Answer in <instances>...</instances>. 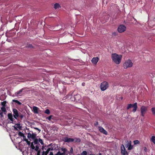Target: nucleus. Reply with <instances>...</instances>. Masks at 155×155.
Returning a JSON list of instances; mask_svg holds the SVG:
<instances>
[{"mask_svg":"<svg viewBox=\"0 0 155 155\" xmlns=\"http://www.w3.org/2000/svg\"><path fill=\"white\" fill-rule=\"evenodd\" d=\"M99 155H102V154L101 153H99Z\"/></svg>","mask_w":155,"mask_h":155,"instance_id":"obj_49","label":"nucleus"},{"mask_svg":"<svg viewBox=\"0 0 155 155\" xmlns=\"http://www.w3.org/2000/svg\"><path fill=\"white\" fill-rule=\"evenodd\" d=\"M31 133H28L27 137L29 139L31 138Z\"/></svg>","mask_w":155,"mask_h":155,"instance_id":"obj_35","label":"nucleus"},{"mask_svg":"<svg viewBox=\"0 0 155 155\" xmlns=\"http://www.w3.org/2000/svg\"><path fill=\"white\" fill-rule=\"evenodd\" d=\"M38 139V143L39 142L42 145H43L44 143L43 142L42 140L40 138H39Z\"/></svg>","mask_w":155,"mask_h":155,"instance_id":"obj_32","label":"nucleus"},{"mask_svg":"<svg viewBox=\"0 0 155 155\" xmlns=\"http://www.w3.org/2000/svg\"><path fill=\"white\" fill-rule=\"evenodd\" d=\"M39 147L38 145H36L35 147V150L36 151H38V150H39Z\"/></svg>","mask_w":155,"mask_h":155,"instance_id":"obj_36","label":"nucleus"},{"mask_svg":"<svg viewBox=\"0 0 155 155\" xmlns=\"http://www.w3.org/2000/svg\"><path fill=\"white\" fill-rule=\"evenodd\" d=\"M36 134L32 133L31 134V138L33 140L36 138Z\"/></svg>","mask_w":155,"mask_h":155,"instance_id":"obj_24","label":"nucleus"},{"mask_svg":"<svg viewBox=\"0 0 155 155\" xmlns=\"http://www.w3.org/2000/svg\"><path fill=\"white\" fill-rule=\"evenodd\" d=\"M85 83H83L82 84V85L83 86H85Z\"/></svg>","mask_w":155,"mask_h":155,"instance_id":"obj_46","label":"nucleus"},{"mask_svg":"<svg viewBox=\"0 0 155 155\" xmlns=\"http://www.w3.org/2000/svg\"><path fill=\"white\" fill-rule=\"evenodd\" d=\"M78 96V95H76L75 97V99L76 100V97H77V96Z\"/></svg>","mask_w":155,"mask_h":155,"instance_id":"obj_48","label":"nucleus"},{"mask_svg":"<svg viewBox=\"0 0 155 155\" xmlns=\"http://www.w3.org/2000/svg\"><path fill=\"white\" fill-rule=\"evenodd\" d=\"M45 113L47 114H50V110L48 109H46L45 111Z\"/></svg>","mask_w":155,"mask_h":155,"instance_id":"obj_30","label":"nucleus"},{"mask_svg":"<svg viewBox=\"0 0 155 155\" xmlns=\"http://www.w3.org/2000/svg\"><path fill=\"white\" fill-rule=\"evenodd\" d=\"M134 144H139L140 143L139 141L138 140H135L134 141Z\"/></svg>","mask_w":155,"mask_h":155,"instance_id":"obj_31","label":"nucleus"},{"mask_svg":"<svg viewBox=\"0 0 155 155\" xmlns=\"http://www.w3.org/2000/svg\"><path fill=\"white\" fill-rule=\"evenodd\" d=\"M147 107H146L144 106H141L140 109V110L141 115L142 116H144L145 114H146V112L147 111Z\"/></svg>","mask_w":155,"mask_h":155,"instance_id":"obj_7","label":"nucleus"},{"mask_svg":"<svg viewBox=\"0 0 155 155\" xmlns=\"http://www.w3.org/2000/svg\"><path fill=\"white\" fill-rule=\"evenodd\" d=\"M24 89V88H22V89L19 90L18 91L15 93V95L16 96H18L22 92V91Z\"/></svg>","mask_w":155,"mask_h":155,"instance_id":"obj_18","label":"nucleus"},{"mask_svg":"<svg viewBox=\"0 0 155 155\" xmlns=\"http://www.w3.org/2000/svg\"><path fill=\"white\" fill-rule=\"evenodd\" d=\"M32 47V45H30L29 46V47Z\"/></svg>","mask_w":155,"mask_h":155,"instance_id":"obj_47","label":"nucleus"},{"mask_svg":"<svg viewBox=\"0 0 155 155\" xmlns=\"http://www.w3.org/2000/svg\"><path fill=\"white\" fill-rule=\"evenodd\" d=\"M49 155H54L53 153L52 152H50Z\"/></svg>","mask_w":155,"mask_h":155,"instance_id":"obj_43","label":"nucleus"},{"mask_svg":"<svg viewBox=\"0 0 155 155\" xmlns=\"http://www.w3.org/2000/svg\"><path fill=\"white\" fill-rule=\"evenodd\" d=\"M99 131L105 134H107V132L102 127H99Z\"/></svg>","mask_w":155,"mask_h":155,"instance_id":"obj_13","label":"nucleus"},{"mask_svg":"<svg viewBox=\"0 0 155 155\" xmlns=\"http://www.w3.org/2000/svg\"><path fill=\"white\" fill-rule=\"evenodd\" d=\"M88 155H94L93 154H88Z\"/></svg>","mask_w":155,"mask_h":155,"instance_id":"obj_50","label":"nucleus"},{"mask_svg":"<svg viewBox=\"0 0 155 155\" xmlns=\"http://www.w3.org/2000/svg\"><path fill=\"white\" fill-rule=\"evenodd\" d=\"M133 63L131 60L129 59L126 61L124 64V67L125 69L128 68H130L132 66Z\"/></svg>","mask_w":155,"mask_h":155,"instance_id":"obj_5","label":"nucleus"},{"mask_svg":"<svg viewBox=\"0 0 155 155\" xmlns=\"http://www.w3.org/2000/svg\"><path fill=\"white\" fill-rule=\"evenodd\" d=\"M118 32L117 31L114 32L112 34V37L113 38H115L118 35Z\"/></svg>","mask_w":155,"mask_h":155,"instance_id":"obj_16","label":"nucleus"},{"mask_svg":"<svg viewBox=\"0 0 155 155\" xmlns=\"http://www.w3.org/2000/svg\"><path fill=\"white\" fill-rule=\"evenodd\" d=\"M13 113V115L14 117L16 119H17L18 117L20 118L22 120L24 117V115L21 112H18V110L15 109L13 108L12 109Z\"/></svg>","mask_w":155,"mask_h":155,"instance_id":"obj_2","label":"nucleus"},{"mask_svg":"<svg viewBox=\"0 0 155 155\" xmlns=\"http://www.w3.org/2000/svg\"><path fill=\"white\" fill-rule=\"evenodd\" d=\"M151 110L152 112V114L155 116V107H153L151 108Z\"/></svg>","mask_w":155,"mask_h":155,"instance_id":"obj_25","label":"nucleus"},{"mask_svg":"<svg viewBox=\"0 0 155 155\" xmlns=\"http://www.w3.org/2000/svg\"><path fill=\"white\" fill-rule=\"evenodd\" d=\"M40 150L37 151V155H40Z\"/></svg>","mask_w":155,"mask_h":155,"instance_id":"obj_40","label":"nucleus"},{"mask_svg":"<svg viewBox=\"0 0 155 155\" xmlns=\"http://www.w3.org/2000/svg\"><path fill=\"white\" fill-rule=\"evenodd\" d=\"M34 129H35V130H38L39 131V132H40L41 131V130L37 127H34Z\"/></svg>","mask_w":155,"mask_h":155,"instance_id":"obj_37","label":"nucleus"},{"mask_svg":"<svg viewBox=\"0 0 155 155\" xmlns=\"http://www.w3.org/2000/svg\"><path fill=\"white\" fill-rule=\"evenodd\" d=\"M122 56L116 53H113L111 55L112 60L117 64H119L121 62Z\"/></svg>","mask_w":155,"mask_h":155,"instance_id":"obj_1","label":"nucleus"},{"mask_svg":"<svg viewBox=\"0 0 155 155\" xmlns=\"http://www.w3.org/2000/svg\"><path fill=\"white\" fill-rule=\"evenodd\" d=\"M126 29V28L125 25H121L118 27L117 30L119 32L122 33L125 31Z\"/></svg>","mask_w":155,"mask_h":155,"instance_id":"obj_8","label":"nucleus"},{"mask_svg":"<svg viewBox=\"0 0 155 155\" xmlns=\"http://www.w3.org/2000/svg\"><path fill=\"white\" fill-rule=\"evenodd\" d=\"M73 139H74V142L79 143L81 141V139L78 138H75Z\"/></svg>","mask_w":155,"mask_h":155,"instance_id":"obj_20","label":"nucleus"},{"mask_svg":"<svg viewBox=\"0 0 155 155\" xmlns=\"http://www.w3.org/2000/svg\"><path fill=\"white\" fill-rule=\"evenodd\" d=\"M77 155H80V154H77Z\"/></svg>","mask_w":155,"mask_h":155,"instance_id":"obj_52","label":"nucleus"},{"mask_svg":"<svg viewBox=\"0 0 155 155\" xmlns=\"http://www.w3.org/2000/svg\"><path fill=\"white\" fill-rule=\"evenodd\" d=\"M125 147H128L129 145V142L128 140H126L125 141Z\"/></svg>","mask_w":155,"mask_h":155,"instance_id":"obj_29","label":"nucleus"},{"mask_svg":"<svg viewBox=\"0 0 155 155\" xmlns=\"http://www.w3.org/2000/svg\"><path fill=\"white\" fill-rule=\"evenodd\" d=\"M12 101L17 103L18 105H21L22 103L17 100H13Z\"/></svg>","mask_w":155,"mask_h":155,"instance_id":"obj_21","label":"nucleus"},{"mask_svg":"<svg viewBox=\"0 0 155 155\" xmlns=\"http://www.w3.org/2000/svg\"><path fill=\"white\" fill-rule=\"evenodd\" d=\"M8 118L12 121H13V118L12 115L11 113H9L8 114Z\"/></svg>","mask_w":155,"mask_h":155,"instance_id":"obj_17","label":"nucleus"},{"mask_svg":"<svg viewBox=\"0 0 155 155\" xmlns=\"http://www.w3.org/2000/svg\"><path fill=\"white\" fill-rule=\"evenodd\" d=\"M71 150H73V149H72V148H71Z\"/></svg>","mask_w":155,"mask_h":155,"instance_id":"obj_51","label":"nucleus"},{"mask_svg":"<svg viewBox=\"0 0 155 155\" xmlns=\"http://www.w3.org/2000/svg\"><path fill=\"white\" fill-rule=\"evenodd\" d=\"M34 140V143L35 144H38V140L37 138H35Z\"/></svg>","mask_w":155,"mask_h":155,"instance_id":"obj_23","label":"nucleus"},{"mask_svg":"<svg viewBox=\"0 0 155 155\" xmlns=\"http://www.w3.org/2000/svg\"><path fill=\"white\" fill-rule=\"evenodd\" d=\"M144 150L145 152H147V148L146 147H144Z\"/></svg>","mask_w":155,"mask_h":155,"instance_id":"obj_42","label":"nucleus"},{"mask_svg":"<svg viewBox=\"0 0 155 155\" xmlns=\"http://www.w3.org/2000/svg\"><path fill=\"white\" fill-rule=\"evenodd\" d=\"M18 135L19 136L22 137H25L24 134L21 132H19L18 133Z\"/></svg>","mask_w":155,"mask_h":155,"instance_id":"obj_27","label":"nucleus"},{"mask_svg":"<svg viewBox=\"0 0 155 155\" xmlns=\"http://www.w3.org/2000/svg\"><path fill=\"white\" fill-rule=\"evenodd\" d=\"M133 146L132 145H129L128 148V150H130L133 148Z\"/></svg>","mask_w":155,"mask_h":155,"instance_id":"obj_33","label":"nucleus"},{"mask_svg":"<svg viewBox=\"0 0 155 155\" xmlns=\"http://www.w3.org/2000/svg\"><path fill=\"white\" fill-rule=\"evenodd\" d=\"M25 140L27 142V143L28 144H29L30 143V142L29 141H28V140L27 139H25Z\"/></svg>","mask_w":155,"mask_h":155,"instance_id":"obj_39","label":"nucleus"},{"mask_svg":"<svg viewBox=\"0 0 155 155\" xmlns=\"http://www.w3.org/2000/svg\"><path fill=\"white\" fill-rule=\"evenodd\" d=\"M99 60V58L98 57H94L91 60L92 63L94 64H96Z\"/></svg>","mask_w":155,"mask_h":155,"instance_id":"obj_12","label":"nucleus"},{"mask_svg":"<svg viewBox=\"0 0 155 155\" xmlns=\"http://www.w3.org/2000/svg\"><path fill=\"white\" fill-rule=\"evenodd\" d=\"M63 140L65 142H71L74 141V139L73 138H68V137H65L63 138Z\"/></svg>","mask_w":155,"mask_h":155,"instance_id":"obj_11","label":"nucleus"},{"mask_svg":"<svg viewBox=\"0 0 155 155\" xmlns=\"http://www.w3.org/2000/svg\"><path fill=\"white\" fill-rule=\"evenodd\" d=\"M129 145H131V141H130L129 142Z\"/></svg>","mask_w":155,"mask_h":155,"instance_id":"obj_45","label":"nucleus"},{"mask_svg":"<svg viewBox=\"0 0 155 155\" xmlns=\"http://www.w3.org/2000/svg\"><path fill=\"white\" fill-rule=\"evenodd\" d=\"M80 155H87V152L86 151H83L81 153Z\"/></svg>","mask_w":155,"mask_h":155,"instance_id":"obj_28","label":"nucleus"},{"mask_svg":"<svg viewBox=\"0 0 155 155\" xmlns=\"http://www.w3.org/2000/svg\"><path fill=\"white\" fill-rule=\"evenodd\" d=\"M51 144H50L47 147H48V148L47 149V150L46 151H43L42 152V155H47L49 152L50 150H53V149L52 147H48L49 146H50Z\"/></svg>","mask_w":155,"mask_h":155,"instance_id":"obj_10","label":"nucleus"},{"mask_svg":"<svg viewBox=\"0 0 155 155\" xmlns=\"http://www.w3.org/2000/svg\"><path fill=\"white\" fill-rule=\"evenodd\" d=\"M60 7L61 6L58 3H56L54 5V8L55 9L58 8Z\"/></svg>","mask_w":155,"mask_h":155,"instance_id":"obj_19","label":"nucleus"},{"mask_svg":"<svg viewBox=\"0 0 155 155\" xmlns=\"http://www.w3.org/2000/svg\"><path fill=\"white\" fill-rule=\"evenodd\" d=\"M42 149L43 150H46L47 149L45 148H44V147L43 146H42Z\"/></svg>","mask_w":155,"mask_h":155,"instance_id":"obj_44","label":"nucleus"},{"mask_svg":"<svg viewBox=\"0 0 155 155\" xmlns=\"http://www.w3.org/2000/svg\"><path fill=\"white\" fill-rule=\"evenodd\" d=\"M31 147L32 149H34L35 148V147L33 144V143L32 142L31 143Z\"/></svg>","mask_w":155,"mask_h":155,"instance_id":"obj_34","label":"nucleus"},{"mask_svg":"<svg viewBox=\"0 0 155 155\" xmlns=\"http://www.w3.org/2000/svg\"><path fill=\"white\" fill-rule=\"evenodd\" d=\"M6 102L5 101H4L1 102V105L2 106L1 108V110H0V116L1 118L4 117L3 114H6V109L5 106Z\"/></svg>","mask_w":155,"mask_h":155,"instance_id":"obj_3","label":"nucleus"},{"mask_svg":"<svg viewBox=\"0 0 155 155\" xmlns=\"http://www.w3.org/2000/svg\"><path fill=\"white\" fill-rule=\"evenodd\" d=\"M98 122H96L94 124V125L95 126H97L98 125Z\"/></svg>","mask_w":155,"mask_h":155,"instance_id":"obj_41","label":"nucleus"},{"mask_svg":"<svg viewBox=\"0 0 155 155\" xmlns=\"http://www.w3.org/2000/svg\"><path fill=\"white\" fill-rule=\"evenodd\" d=\"M132 107L133 108V109L132 110V112L134 113L137 110V103H136L133 104H128L127 106V109L128 110Z\"/></svg>","mask_w":155,"mask_h":155,"instance_id":"obj_4","label":"nucleus"},{"mask_svg":"<svg viewBox=\"0 0 155 155\" xmlns=\"http://www.w3.org/2000/svg\"><path fill=\"white\" fill-rule=\"evenodd\" d=\"M121 153L122 155H128V153L126 151L124 146L122 144L120 146Z\"/></svg>","mask_w":155,"mask_h":155,"instance_id":"obj_9","label":"nucleus"},{"mask_svg":"<svg viewBox=\"0 0 155 155\" xmlns=\"http://www.w3.org/2000/svg\"><path fill=\"white\" fill-rule=\"evenodd\" d=\"M109 87V84L107 82L104 81L102 82L100 85L101 89L102 91H104L107 89Z\"/></svg>","mask_w":155,"mask_h":155,"instance_id":"obj_6","label":"nucleus"},{"mask_svg":"<svg viewBox=\"0 0 155 155\" xmlns=\"http://www.w3.org/2000/svg\"><path fill=\"white\" fill-rule=\"evenodd\" d=\"M151 140L154 144H155V136H153L151 138Z\"/></svg>","mask_w":155,"mask_h":155,"instance_id":"obj_26","label":"nucleus"},{"mask_svg":"<svg viewBox=\"0 0 155 155\" xmlns=\"http://www.w3.org/2000/svg\"><path fill=\"white\" fill-rule=\"evenodd\" d=\"M33 111L35 114H38V108L36 106L33 107Z\"/></svg>","mask_w":155,"mask_h":155,"instance_id":"obj_14","label":"nucleus"},{"mask_svg":"<svg viewBox=\"0 0 155 155\" xmlns=\"http://www.w3.org/2000/svg\"><path fill=\"white\" fill-rule=\"evenodd\" d=\"M16 125H17V127H14V129L15 130H17V128L20 129L21 128V127L20 126V124H16Z\"/></svg>","mask_w":155,"mask_h":155,"instance_id":"obj_22","label":"nucleus"},{"mask_svg":"<svg viewBox=\"0 0 155 155\" xmlns=\"http://www.w3.org/2000/svg\"><path fill=\"white\" fill-rule=\"evenodd\" d=\"M51 117H52V116L51 115V116H49L47 118H48L49 120H51Z\"/></svg>","mask_w":155,"mask_h":155,"instance_id":"obj_38","label":"nucleus"},{"mask_svg":"<svg viewBox=\"0 0 155 155\" xmlns=\"http://www.w3.org/2000/svg\"><path fill=\"white\" fill-rule=\"evenodd\" d=\"M64 151V152L61 153L60 151H58L55 155H65V151H66V149L65 148L62 150Z\"/></svg>","mask_w":155,"mask_h":155,"instance_id":"obj_15","label":"nucleus"}]
</instances>
